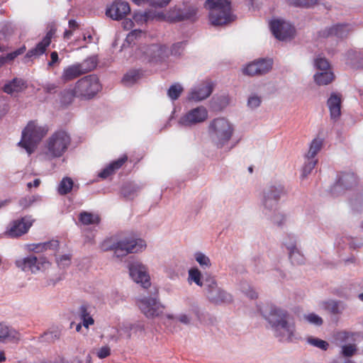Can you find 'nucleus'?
<instances>
[{"mask_svg": "<svg viewBox=\"0 0 363 363\" xmlns=\"http://www.w3.org/2000/svg\"><path fill=\"white\" fill-rule=\"evenodd\" d=\"M145 247L146 244L143 240L119 236L107 238L101 244V249L103 251H113V256L118 258L130 253L141 252Z\"/></svg>", "mask_w": 363, "mask_h": 363, "instance_id": "f257e3e1", "label": "nucleus"}, {"mask_svg": "<svg viewBox=\"0 0 363 363\" xmlns=\"http://www.w3.org/2000/svg\"><path fill=\"white\" fill-rule=\"evenodd\" d=\"M234 131L233 124L223 117L214 118L208 125L210 139L218 148H222L228 144Z\"/></svg>", "mask_w": 363, "mask_h": 363, "instance_id": "f03ea898", "label": "nucleus"}, {"mask_svg": "<svg viewBox=\"0 0 363 363\" xmlns=\"http://www.w3.org/2000/svg\"><path fill=\"white\" fill-rule=\"evenodd\" d=\"M205 6L209 11V21L213 26L225 25L235 19L229 0H207Z\"/></svg>", "mask_w": 363, "mask_h": 363, "instance_id": "7ed1b4c3", "label": "nucleus"}, {"mask_svg": "<svg viewBox=\"0 0 363 363\" xmlns=\"http://www.w3.org/2000/svg\"><path fill=\"white\" fill-rule=\"evenodd\" d=\"M47 132L46 127L38 125L34 121H30L23 130L21 140L18 142V145L25 149L30 155L35 151Z\"/></svg>", "mask_w": 363, "mask_h": 363, "instance_id": "20e7f679", "label": "nucleus"}, {"mask_svg": "<svg viewBox=\"0 0 363 363\" xmlns=\"http://www.w3.org/2000/svg\"><path fill=\"white\" fill-rule=\"evenodd\" d=\"M70 143L71 138L66 131H56L46 141L45 154L52 158L60 157L67 151Z\"/></svg>", "mask_w": 363, "mask_h": 363, "instance_id": "39448f33", "label": "nucleus"}, {"mask_svg": "<svg viewBox=\"0 0 363 363\" xmlns=\"http://www.w3.org/2000/svg\"><path fill=\"white\" fill-rule=\"evenodd\" d=\"M76 97L81 99H91L101 89L99 79L95 74H89L79 79L74 87Z\"/></svg>", "mask_w": 363, "mask_h": 363, "instance_id": "423d86ee", "label": "nucleus"}, {"mask_svg": "<svg viewBox=\"0 0 363 363\" xmlns=\"http://www.w3.org/2000/svg\"><path fill=\"white\" fill-rule=\"evenodd\" d=\"M286 194L285 188L281 184H272L265 188L261 200L263 213L270 214L273 210H276L280 199Z\"/></svg>", "mask_w": 363, "mask_h": 363, "instance_id": "0eeeda50", "label": "nucleus"}, {"mask_svg": "<svg viewBox=\"0 0 363 363\" xmlns=\"http://www.w3.org/2000/svg\"><path fill=\"white\" fill-rule=\"evenodd\" d=\"M203 292L207 299L214 304L228 303L233 301L232 296L218 286L213 277L206 280Z\"/></svg>", "mask_w": 363, "mask_h": 363, "instance_id": "6e6552de", "label": "nucleus"}, {"mask_svg": "<svg viewBox=\"0 0 363 363\" xmlns=\"http://www.w3.org/2000/svg\"><path fill=\"white\" fill-rule=\"evenodd\" d=\"M96 66V62L94 58H89L81 63L69 65L63 69L60 80L65 84L91 71Z\"/></svg>", "mask_w": 363, "mask_h": 363, "instance_id": "1a4fd4ad", "label": "nucleus"}, {"mask_svg": "<svg viewBox=\"0 0 363 363\" xmlns=\"http://www.w3.org/2000/svg\"><path fill=\"white\" fill-rule=\"evenodd\" d=\"M140 311L147 318H155L163 313L164 306L153 297H143L138 301Z\"/></svg>", "mask_w": 363, "mask_h": 363, "instance_id": "9d476101", "label": "nucleus"}, {"mask_svg": "<svg viewBox=\"0 0 363 363\" xmlns=\"http://www.w3.org/2000/svg\"><path fill=\"white\" fill-rule=\"evenodd\" d=\"M213 90V83L210 80L201 81L189 89L186 99L193 102L202 101L211 96Z\"/></svg>", "mask_w": 363, "mask_h": 363, "instance_id": "9b49d317", "label": "nucleus"}, {"mask_svg": "<svg viewBox=\"0 0 363 363\" xmlns=\"http://www.w3.org/2000/svg\"><path fill=\"white\" fill-rule=\"evenodd\" d=\"M34 220L31 216L14 220L8 225L5 235L11 238H18L28 231Z\"/></svg>", "mask_w": 363, "mask_h": 363, "instance_id": "f8f14e48", "label": "nucleus"}, {"mask_svg": "<svg viewBox=\"0 0 363 363\" xmlns=\"http://www.w3.org/2000/svg\"><path fill=\"white\" fill-rule=\"evenodd\" d=\"M208 111L203 106L194 108L185 114H184L179 120V123L185 127H191L199 123L204 122L208 118Z\"/></svg>", "mask_w": 363, "mask_h": 363, "instance_id": "ddd939ff", "label": "nucleus"}, {"mask_svg": "<svg viewBox=\"0 0 363 363\" xmlns=\"http://www.w3.org/2000/svg\"><path fill=\"white\" fill-rule=\"evenodd\" d=\"M129 274L132 279L147 289L150 286V276L147 268L139 261H133L128 264Z\"/></svg>", "mask_w": 363, "mask_h": 363, "instance_id": "4468645a", "label": "nucleus"}, {"mask_svg": "<svg viewBox=\"0 0 363 363\" xmlns=\"http://www.w3.org/2000/svg\"><path fill=\"white\" fill-rule=\"evenodd\" d=\"M269 27L274 37L280 40L291 39L294 35V28L289 23L280 19L271 21Z\"/></svg>", "mask_w": 363, "mask_h": 363, "instance_id": "2eb2a0df", "label": "nucleus"}, {"mask_svg": "<svg viewBox=\"0 0 363 363\" xmlns=\"http://www.w3.org/2000/svg\"><path fill=\"white\" fill-rule=\"evenodd\" d=\"M262 314L273 329L289 319V315L286 311L274 306L265 308Z\"/></svg>", "mask_w": 363, "mask_h": 363, "instance_id": "dca6fc26", "label": "nucleus"}, {"mask_svg": "<svg viewBox=\"0 0 363 363\" xmlns=\"http://www.w3.org/2000/svg\"><path fill=\"white\" fill-rule=\"evenodd\" d=\"M272 65L273 62L270 59H259L247 65L243 73L248 76L265 74L272 69Z\"/></svg>", "mask_w": 363, "mask_h": 363, "instance_id": "f3484780", "label": "nucleus"}, {"mask_svg": "<svg viewBox=\"0 0 363 363\" xmlns=\"http://www.w3.org/2000/svg\"><path fill=\"white\" fill-rule=\"evenodd\" d=\"M274 335L281 342H292L296 339V328L294 323L289 319L282 322L273 329Z\"/></svg>", "mask_w": 363, "mask_h": 363, "instance_id": "a211bd4d", "label": "nucleus"}, {"mask_svg": "<svg viewBox=\"0 0 363 363\" xmlns=\"http://www.w3.org/2000/svg\"><path fill=\"white\" fill-rule=\"evenodd\" d=\"M42 259H38L35 256L30 255L16 259L15 264L23 272L30 271L32 273H36L40 269V265L47 263L45 261H42Z\"/></svg>", "mask_w": 363, "mask_h": 363, "instance_id": "6ab92c4d", "label": "nucleus"}, {"mask_svg": "<svg viewBox=\"0 0 363 363\" xmlns=\"http://www.w3.org/2000/svg\"><path fill=\"white\" fill-rule=\"evenodd\" d=\"M351 32V26L349 24H337L332 27L325 28L318 31L319 38H328L336 36L338 38L347 37Z\"/></svg>", "mask_w": 363, "mask_h": 363, "instance_id": "aec40b11", "label": "nucleus"}, {"mask_svg": "<svg viewBox=\"0 0 363 363\" xmlns=\"http://www.w3.org/2000/svg\"><path fill=\"white\" fill-rule=\"evenodd\" d=\"M130 11L129 4L123 1H116L107 9L106 14L113 20H120Z\"/></svg>", "mask_w": 363, "mask_h": 363, "instance_id": "412c9836", "label": "nucleus"}, {"mask_svg": "<svg viewBox=\"0 0 363 363\" xmlns=\"http://www.w3.org/2000/svg\"><path fill=\"white\" fill-rule=\"evenodd\" d=\"M55 32L56 29L55 28H51L47 32L43 40L39 42L34 48L28 50L25 57L30 58L33 57H38L42 55L45 52L46 48L50 45L51 40L55 35Z\"/></svg>", "mask_w": 363, "mask_h": 363, "instance_id": "4be33fe9", "label": "nucleus"}, {"mask_svg": "<svg viewBox=\"0 0 363 363\" xmlns=\"http://www.w3.org/2000/svg\"><path fill=\"white\" fill-rule=\"evenodd\" d=\"M150 61H160L164 60L169 55L165 45L152 44L145 48L143 51Z\"/></svg>", "mask_w": 363, "mask_h": 363, "instance_id": "5701e85b", "label": "nucleus"}, {"mask_svg": "<svg viewBox=\"0 0 363 363\" xmlns=\"http://www.w3.org/2000/svg\"><path fill=\"white\" fill-rule=\"evenodd\" d=\"M357 184V178L352 172L342 173L333 187V191L339 192L352 188Z\"/></svg>", "mask_w": 363, "mask_h": 363, "instance_id": "b1692460", "label": "nucleus"}, {"mask_svg": "<svg viewBox=\"0 0 363 363\" xmlns=\"http://www.w3.org/2000/svg\"><path fill=\"white\" fill-rule=\"evenodd\" d=\"M164 18V14L155 10L150 9L145 12H135L133 15V20L139 25L152 21L154 20L160 21Z\"/></svg>", "mask_w": 363, "mask_h": 363, "instance_id": "393cba45", "label": "nucleus"}, {"mask_svg": "<svg viewBox=\"0 0 363 363\" xmlns=\"http://www.w3.org/2000/svg\"><path fill=\"white\" fill-rule=\"evenodd\" d=\"M197 13V8L195 6H189L184 9H178L174 11L169 18L172 21L177 22L184 20L194 19Z\"/></svg>", "mask_w": 363, "mask_h": 363, "instance_id": "a878e982", "label": "nucleus"}, {"mask_svg": "<svg viewBox=\"0 0 363 363\" xmlns=\"http://www.w3.org/2000/svg\"><path fill=\"white\" fill-rule=\"evenodd\" d=\"M331 119L336 121L341 114V95L333 93L327 101Z\"/></svg>", "mask_w": 363, "mask_h": 363, "instance_id": "bb28decb", "label": "nucleus"}, {"mask_svg": "<svg viewBox=\"0 0 363 363\" xmlns=\"http://www.w3.org/2000/svg\"><path fill=\"white\" fill-rule=\"evenodd\" d=\"M21 339L20 333L15 329L0 323V342H18Z\"/></svg>", "mask_w": 363, "mask_h": 363, "instance_id": "cd10ccee", "label": "nucleus"}, {"mask_svg": "<svg viewBox=\"0 0 363 363\" xmlns=\"http://www.w3.org/2000/svg\"><path fill=\"white\" fill-rule=\"evenodd\" d=\"M213 276L205 274H203L201 271L196 267L191 268L188 272V281L189 283H195L197 286L201 287L203 290L205 288L206 280Z\"/></svg>", "mask_w": 363, "mask_h": 363, "instance_id": "c85d7f7f", "label": "nucleus"}, {"mask_svg": "<svg viewBox=\"0 0 363 363\" xmlns=\"http://www.w3.org/2000/svg\"><path fill=\"white\" fill-rule=\"evenodd\" d=\"M127 159L128 157L126 156H123L117 160L112 162L99 174V177L102 179L107 178L116 169H118L125 162Z\"/></svg>", "mask_w": 363, "mask_h": 363, "instance_id": "c756f323", "label": "nucleus"}, {"mask_svg": "<svg viewBox=\"0 0 363 363\" xmlns=\"http://www.w3.org/2000/svg\"><path fill=\"white\" fill-rule=\"evenodd\" d=\"M26 88L25 83L23 79L15 78L8 83L5 84L3 87L4 92L9 94L18 93Z\"/></svg>", "mask_w": 363, "mask_h": 363, "instance_id": "7c9ffc66", "label": "nucleus"}, {"mask_svg": "<svg viewBox=\"0 0 363 363\" xmlns=\"http://www.w3.org/2000/svg\"><path fill=\"white\" fill-rule=\"evenodd\" d=\"M59 247V242L57 240H51L46 242L31 244L28 246L30 251L35 252H42L47 250H57Z\"/></svg>", "mask_w": 363, "mask_h": 363, "instance_id": "2f4dec72", "label": "nucleus"}, {"mask_svg": "<svg viewBox=\"0 0 363 363\" xmlns=\"http://www.w3.org/2000/svg\"><path fill=\"white\" fill-rule=\"evenodd\" d=\"M100 220L98 214L91 212L82 211L79 215V222L84 225L99 224Z\"/></svg>", "mask_w": 363, "mask_h": 363, "instance_id": "473e14b6", "label": "nucleus"}, {"mask_svg": "<svg viewBox=\"0 0 363 363\" xmlns=\"http://www.w3.org/2000/svg\"><path fill=\"white\" fill-rule=\"evenodd\" d=\"M283 245L291 256L297 255V238L294 235L287 234L283 239Z\"/></svg>", "mask_w": 363, "mask_h": 363, "instance_id": "72a5a7b5", "label": "nucleus"}, {"mask_svg": "<svg viewBox=\"0 0 363 363\" xmlns=\"http://www.w3.org/2000/svg\"><path fill=\"white\" fill-rule=\"evenodd\" d=\"M314 80L319 86L327 85L334 79V74L332 72H318L314 74Z\"/></svg>", "mask_w": 363, "mask_h": 363, "instance_id": "f704fd0d", "label": "nucleus"}, {"mask_svg": "<svg viewBox=\"0 0 363 363\" xmlns=\"http://www.w3.org/2000/svg\"><path fill=\"white\" fill-rule=\"evenodd\" d=\"M324 308L330 313L337 315L342 313L345 306L341 301H328L324 303Z\"/></svg>", "mask_w": 363, "mask_h": 363, "instance_id": "c9c22d12", "label": "nucleus"}, {"mask_svg": "<svg viewBox=\"0 0 363 363\" xmlns=\"http://www.w3.org/2000/svg\"><path fill=\"white\" fill-rule=\"evenodd\" d=\"M79 316L82 320V325L85 328H88L89 325H93L94 320L90 315V312L88 310V306L86 305H82L79 308Z\"/></svg>", "mask_w": 363, "mask_h": 363, "instance_id": "e433bc0d", "label": "nucleus"}, {"mask_svg": "<svg viewBox=\"0 0 363 363\" xmlns=\"http://www.w3.org/2000/svg\"><path fill=\"white\" fill-rule=\"evenodd\" d=\"M323 140L321 138H314L310 145V147L308 153L306 155V158H315L318 152L321 150L323 147Z\"/></svg>", "mask_w": 363, "mask_h": 363, "instance_id": "4c0bfd02", "label": "nucleus"}, {"mask_svg": "<svg viewBox=\"0 0 363 363\" xmlns=\"http://www.w3.org/2000/svg\"><path fill=\"white\" fill-rule=\"evenodd\" d=\"M73 181L70 177H64L60 182L57 191L60 195H66L71 191L73 188Z\"/></svg>", "mask_w": 363, "mask_h": 363, "instance_id": "58836bf2", "label": "nucleus"}, {"mask_svg": "<svg viewBox=\"0 0 363 363\" xmlns=\"http://www.w3.org/2000/svg\"><path fill=\"white\" fill-rule=\"evenodd\" d=\"M306 342L315 347H317L318 349H320L323 351H325L328 350L329 347V344L328 342L323 340L321 339H319L318 337H315L314 336H308L306 337Z\"/></svg>", "mask_w": 363, "mask_h": 363, "instance_id": "ea45409f", "label": "nucleus"}, {"mask_svg": "<svg viewBox=\"0 0 363 363\" xmlns=\"http://www.w3.org/2000/svg\"><path fill=\"white\" fill-rule=\"evenodd\" d=\"M60 334L58 331H48L38 337V341L40 342L51 343L60 339Z\"/></svg>", "mask_w": 363, "mask_h": 363, "instance_id": "a19ab883", "label": "nucleus"}, {"mask_svg": "<svg viewBox=\"0 0 363 363\" xmlns=\"http://www.w3.org/2000/svg\"><path fill=\"white\" fill-rule=\"evenodd\" d=\"M265 215L269 217L273 223L278 226L282 225L286 220L285 215L279 212L277 208L276 210H273L270 214Z\"/></svg>", "mask_w": 363, "mask_h": 363, "instance_id": "79ce46f5", "label": "nucleus"}, {"mask_svg": "<svg viewBox=\"0 0 363 363\" xmlns=\"http://www.w3.org/2000/svg\"><path fill=\"white\" fill-rule=\"evenodd\" d=\"M183 90L184 89L181 84L175 83L168 89L167 96L171 100L175 101L179 99Z\"/></svg>", "mask_w": 363, "mask_h": 363, "instance_id": "37998d69", "label": "nucleus"}, {"mask_svg": "<svg viewBox=\"0 0 363 363\" xmlns=\"http://www.w3.org/2000/svg\"><path fill=\"white\" fill-rule=\"evenodd\" d=\"M74 97H76V94L74 88L72 89H65L60 93V103L62 105H69L72 102Z\"/></svg>", "mask_w": 363, "mask_h": 363, "instance_id": "c03bdc74", "label": "nucleus"}, {"mask_svg": "<svg viewBox=\"0 0 363 363\" xmlns=\"http://www.w3.org/2000/svg\"><path fill=\"white\" fill-rule=\"evenodd\" d=\"M289 4L300 8L310 9L318 4V0H288Z\"/></svg>", "mask_w": 363, "mask_h": 363, "instance_id": "a18cd8bd", "label": "nucleus"}, {"mask_svg": "<svg viewBox=\"0 0 363 363\" xmlns=\"http://www.w3.org/2000/svg\"><path fill=\"white\" fill-rule=\"evenodd\" d=\"M262 101V96L256 93L250 94L247 99V105L249 108L254 110L260 106Z\"/></svg>", "mask_w": 363, "mask_h": 363, "instance_id": "49530a36", "label": "nucleus"}, {"mask_svg": "<svg viewBox=\"0 0 363 363\" xmlns=\"http://www.w3.org/2000/svg\"><path fill=\"white\" fill-rule=\"evenodd\" d=\"M194 258L203 269H208L211 266L209 257L201 252H196L194 254Z\"/></svg>", "mask_w": 363, "mask_h": 363, "instance_id": "de8ad7c7", "label": "nucleus"}, {"mask_svg": "<svg viewBox=\"0 0 363 363\" xmlns=\"http://www.w3.org/2000/svg\"><path fill=\"white\" fill-rule=\"evenodd\" d=\"M140 78L139 72L136 70L130 71L123 77L122 82L125 86H131Z\"/></svg>", "mask_w": 363, "mask_h": 363, "instance_id": "09e8293b", "label": "nucleus"}, {"mask_svg": "<svg viewBox=\"0 0 363 363\" xmlns=\"http://www.w3.org/2000/svg\"><path fill=\"white\" fill-rule=\"evenodd\" d=\"M314 65L319 72H330L329 69L330 65L325 57L318 56L314 61Z\"/></svg>", "mask_w": 363, "mask_h": 363, "instance_id": "8fccbe9b", "label": "nucleus"}, {"mask_svg": "<svg viewBox=\"0 0 363 363\" xmlns=\"http://www.w3.org/2000/svg\"><path fill=\"white\" fill-rule=\"evenodd\" d=\"M306 161L303 167L302 177H306L315 167L318 160L314 158H306Z\"/></svg>", "mask_w": 363, "mask_h": 363, "instance_id": "3c124183", "label": "nucleus"}, {"mask_svg": "<svg viewBox=\"0 0 363 363\" xmlns=\"http://www.w3.org/2000/svg\"><path fill=\"white\" fill-rule=\"evenodd\" d=\"M71 257L72 255L70 254L57 256L56 262L58 267L60 268H66L69 267L71 264Z\"/></svg>", "mask_w": 363, "mask_h": 363, "instance_id": "603ef678", "label": "nucleus"}, {"mask_svg": "<svg viewBox=\"0 0 363 363\" xmlns=\"http://www.w3.org/2000/svg\"><path fill=\"white\" fill-rule=\"evenodd\" d=\"M191 312L192 314L195 315L197 320L200 323H203L206 320V318L207 316H208V314L204 311H203L198 306H193L191 309Z\"/></svg>", "mask_w": 363, "mask_h": 363, "instance_id": "864d4df0", "label": "nucleus"}, {"mask_svg": "<svg viewBox=\"0 0 363 363\" xmlns=\"http://www.w3.org/2000/svg\"><path fill=\"white\" fill-rule=\"evenodd\" d=\"M357 351L355 345H345L342 347L341 354L343 357H350L353 356Z\"/></svg>", "mask_w": 363, "mask_h": 363, "instance_id": "5fc2aeb1", "label": "nucleus"}, {"mask_svg": "<svg viewBox=\"0 0 363 363\" xmlns=\"http://www.w3.org/2000/svg\"><path fill=\"white\" fill-rule=\"evenodd\" d=\"M133 329L136 330L143 331V330H144V325L139 324V323L129 324V325H127L123 327L122 330H123V333L126 334L127 338L130 339L131 337L130 331Z\"/></svg>", "mask_w": 363, "mask_h": 363, "instance_id": "6e6d98bb", "label": "nucleus"}, {"mask_svg": "<svg viewBox=\"0 0 363 363\" xmlns=\"http://www.w3.org/2000/svg\"><path fill=\"white\" fill-rule=\"evenodd\" d=\"M305 320H306L311 324H313L315 325H321L323 324V319L315 313H309L308 315H304Z\"/></svg>", "mask_w": 363, "mask_h": 363, "instance_id": "4d7b16f0", "label": "nucleus"}, {"mask_svg": "<svg viewBox=\"0 0 363 363\" xmlns=\"http://www.w3.org/2000/svg\"><path fill=\"white\" fill-rule=\"evenodd\" d=\"M184 42L174 43L171 48L170 53L174 56H180L184 50Z\"/></svg>", "mask_w": 363, "mask_h": 363, "instance_id": "13d9d810", "label": "nucleus"}, {"mask_svg": "<svg viewBox=\"0 0 363 363\" xmlns=\"http://www.w3.org/2000/svg\"><path fill=\"white\" fill-rule=\"evenodd\" d=\"M242 291L247 296H248L251 299H254L257 297V292L247 284H244L242 286Z\"/></svg>", "mask_w": 363, "mask_h": 363, "instance_id": "bf43d9fd", "label": "nucleus"}, {"mask_svg": "<svg viewBox=\"0 0 363 363\" xmlns=\"http://www.w3.org/2000/svg\"><path fill=\"white\" fill-rule=\"evenodd\" d=\"M176 319L184 325H190L191 323V317L186 313H181L176 317Z\"/></svg>", "mask_w": 363, "mask_h": 363, "instance_id": "052dcab7", "label": "nucleus"}, {"mask_svg": "<svg viewBox=\"0 0 363 363\" xmlns=\"http://www.w3.org/2000/svg\"><path fill=\"white\" fill-rule=\"evenodd\" d=\"M143 33L140 29H135L132 30L126 37V41L128 43H131L136 39L138 36H140Z\"/></svg>", "mask_w": 363, "mask_h": 363, "instance_id": "680f3d73", "label": "nucleus"}, {"mask_svg": "<svg viewBox=\"0 0 363 363\" xmlns=\"http://www.w3.org/2000/svg\"><path fill=\"white\" fill-rule=\"evenodd\" d=\"M35 201V198L34 196H26L23 199H21L19 201V203L21 206L23 208H28L29 207L34 201Z\"/></svg>", "mask_w": 363, "mask_h": 363, "instance_id": "e2e57ef3", "label": "nucleus"}, {"mask_svg": "<svg viewBox=\"0 0 363 363\" xmlns=\"http://www.w3.org/2000/svg\"><path fill=\"white\" fill-rule=\"evenodd\" d=\"M122 329L123 328L120 330L113 328L112 330V333L109 335V339L115 342H118L122 336L121 332H123Z\"/></svg>", "mask_w": 363, "mask_h": 363, "instance_id": "0e129e2a", "label": "nucleus"}, {"mask_svg": "<svg viewBox=\"0 0 363 363\" xmlns=\"http://www.w3.org/2000/svg\"><path fill=\"white\" fill-rule=\"evenodd\" d=\"M297 254H298L297 255H294V256H291V254H289V258L292 263L301 264L303 263L304 258L299 252V250L298 248H297Z\"/></svg>", "mask_w": 363, "mask_h": 363, "instance_id": "69168bd1", "label": "nucleus"}, {"mask_svg": "<svg viewBox=\"0 0 363 363\" xmlns=\"http://www.w3.org/2000/svg\"><path fill=\"white\" fill-rule=\"evenodd\" d=\"M110 348L108 346L101 347L97 352V357L100 359L107 357L110 354Z\"/></svg>", "mask_w": 363, "mask_h": 363, "instance_id": "338daca9", "label": "nucleus"}, {"mask_svg": "<svg viewBox=\"0 0 363 363\" xmlns=\"http://www.w3.org/2000/svg\"><path fill=\"white\" fill-rule=\"evenodd\" d=\"M347 244L350 248L357 249L363 245L362 240H355L354 238L347 239Z\"/></svg>", "mask_w": 363, "mask_h": 363, "instance_id": "774afa93", "label": "nucleus"}]
</instances>
